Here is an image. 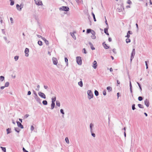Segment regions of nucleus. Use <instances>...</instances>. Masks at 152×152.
<instances>
[{
  "label": "nucleus",
  "mask_w": 152,
  "mask_h": 152,
  "mask_svg": "<svg viewBox=\"0 0 152 152\" xmlns=\"http://www.w3.org/2000/svg\"><path fill=\"white\" fill-rule=\"evenodd\" d=\"M87 93L88 95V99H90L93 97V95L91 91H87Z\"/></svg>",
  "instance_id": "1"
},
{
  "label": "nucleus",
  "mask_w": 152,
  "mask_h": 152,
  "mask_svg": "<svg viewBox=\"0 0 152 152\" xmlns=\"http://www.w3.org/2000/svg\"><path fill=\"white\" fill-rule=\"evenodd\" d=\"M77 62L79 65H81L82 64L81 58L79 56L77 57L76 58Z\"/></svg>",
  "instance_id": "2"
},
{
  "label": "nucleus",
  "mask_w": 152,
  "mask_h": 152,
  "mask_svg": "<svg viewBox=\"0 0 152 152\" xmlns=\"http://www.w3.org/2000/svg\"><path fill=\"white\" fill-rule=\"evenodd\" d=\"M135 54V49H133L132 52L131 53V61H132V59L133 58Z\"/></svg>",
  "instance_id": "3"
},
{
  "label": "nucleus",
  "mask_w": 152,
  "mask_h": 152,
  "mask_svg": "<svg viewBox=\"0 0 152 152\" xmlns=\"http://www.w3.org/2000/svg\"><path fill=\"white\" fill-rule=\"evenodd\" d=\"M62 10L65 11H68L69 10V8L67 7L63 6L60 8V10Z\"/></svg>",
  "instance_id": "4"
},
{
  "label": "nucleus",
  "mask_w": 152,
  "mask_h": 152,
  "mask_svg": "<svg viewBox=\"0 0 152 152\" xmlns=\"http://www.w3.org/2000/svg\"><path fill=\"white\" fill-rule=\"evenodd\" d=\"M38 95L41 97L45 99L46 96L43 93L39 92L38 93Z\"/></svg>",
  "instance_id": "5"
},
{
  "label": "nucleus",
  "mask_w": 152,
  "mask_h": 152,
  "mask_svg": "<svg viewBox=\"0 0 152 152\" xmlns=\"http://www.w3.org/2000/svg\"><path fill=\"white\" fill-rule=\"evenodd\" d=\"M145 104L147 107H148L149 105V100L147 99H146L145 101Z\"/></svg>",
  "instance_id": "6"
},
{
  "label": "nucleus",
  "mask_w": 152,
  "mask_h": 152,
  "mask_svg": "<svg viewBox=\"0 0 152 152\" xmlns=\"http://www.w3.org/2000/svg\"><path fill=\"white\" fill-rule=\"evenodd\" d=\"M35 3L36 4L38 5H42V2L41 1H36L35 0Z\"/></svg>",
  "instance_id": "7"
},
{
  "label": "nucleus",
  "mask_w": 152,
  "mask_h": 152,
  "mask_svg": "<svg viewBox=\"0 0 152 152\" xmlns=\"http://www.w3.org/2000/svg\"><path fill=\"white\" fill-rule=\"evenodd\" d=\"M93 65L92 66L95 69H96L97 67V62L96 61H94L93 63Z\"/></svg>",
  "instance_id": "8"
},
{
  "label": "nucleus",
  "mask_w": 152,
  "mask_h": 152,
  "mask_svg": "<svg viewBox=\"0 0 152 152\" xmlns=\"http://www.w3.org/2000/svg\"><path fill=\"white\" fill-rule=\"evenodd\" d=\"M29 51V50L28 48H26L25 50V55L26 56H28V53Z\"/></svg>",
  "instance_id": "9"
},
{
  "label": "nucleus",
  "mask_w": 152,
  "mask_h": 152,
  "mask_svg": "<svg viewBox=\"0 0 152 152\" xmlns=\"http://www.w3.org/2000/svg\"><path fill=\"white\" fill-rule=\"evenodd\" d=\"M53 64L55 65H56L58 63L57 59L56 58H53Z\"/></svg>",
  "instance_id": "10"
},
{
  "label": "nucleus",
  "mask_w": 152,
  "mask_h": 152,
  "mask_svg": "<svg viewBox=\"0 0 152 152\" xmlns=\"http://www.w3.org/2000/svg\"><path fill=\"white\" fill-rule=\"evenodd\" d=\"M17 125L18 127H20L21 129H23V126L21 124V123L19 122H17Z\"/></svg>",
  "instance_id": "11"
},
{
  "label": "nucleus",
  "mask_w": 152,
  "mask_h": 152,
  "mask_svg": "<svg viewBox=\"0 0 152 152\" xmlns=\"http://www.w3.org/2000/svg\"><path fill=\"white\" fill-rule=\"evenodd\" d=\"M103 45L105 49H107L109 48V47L105 44V42L103 43Z\"/></svg>",
  "instance_id": "12"
},
{
  "label": "nucleus",
  "mask_w": 152,
  "mask_h": 152,
  "mask_svg": "<svg viewBox=\"0 0 152 152\" xmlns=\"http://www.w3.org/2000/svg\"><path fill=\"white\" fill-rule=\"evenodd\" d=\"M104 33L107 35H109V34L108 32V29L107 28H105L104 29Z\"/></svg>",
  "instance_id": "13"
},
{
  "label": "nucleus",
  "mask_w": 152,
  "mask_h": 152,
  "mask_svg": "<svg viewBox=\"0 0 152 152\" xmlns=\"http://www.w3.org/2000/svg\"><path fill=\"white\" fill-rule=\"evenodd\" d=\"M21 7V5L19 6L18 4H17L16 5L17 8L18 10H21L22 7Z\"/></svg>",
  "instance_id": "14"
},
{
  "label": "nucleus",
  "mask_w": 152,
  "mask_h": 152,
  "mask_svg": "<svg viewBox=\"0 0 152 152\" xmlns=\"http://www.w3.org/2000/svg\"><path fill=\"white\" fill-rule=\"evenodd\" d=\"M76 1L78 4L83 3V2L82 0H76Z\"/></svg>",
  "instance_id": "15"
},
{
  "label": "nucleus",
  "mask_w": 152,
  "mask_h": 152,
  "mask_svg": "<svg viewBox=\"0 0 152 152\" xmlns=\"http://www.w3.org/2000/svg\"><path fill=\"white\" fill-rule=\"evenodd\" d=\"M107 89L109 91H110L112 90V88L111 87H110V86L107 87Z\"/></svg>",
  "instance_id": "16"
},
{
  "label": "nucleus",
  "mask_w": 152,
  "mask_h": 152,
  "mask_svg": "<svg viewBox=\"0 0 152 152\" xmlns=\"http://www.w3.org/2000/svg\"><path fill=\"white\" fill-rule=\"evenodd\" d=\"M55 106V103L52 102L51 104V109H53L54 107Z\"/></svg>",
  "instance_id": "17"
},
{
  "label": "nucleus",
  "mask_w": 152,
  "mask_h": 152,
  "mask_svg": "<svg viewBox=\"0 0 152 152\" xmlns=\"http://www.w3.org/2000/svg\"><path fill=\"white\" fill-rule=\"evenodd\" d=\"M78 84L80 87H82L83 85V83H82V81H80V82H79L78 83Z\"/></svg>",
  "instance_id": "18"
},
{
  "label": "nucleus",
  "mask_w": 152,
  "mask_h": 152,
  "mask_svg": "<svg viewBox=\"0 0 152 152\" xmlns=\"http://www.w3.org/2000/svg\"><path fill=\"white\" fill-rule=\"evenodd\" d=\"M9 82H7L5 85V87H8L9 86Z\"/></svg>",
  "instance_id": "19"
},
{
  "label": "nucleus",
  "mask_w": 152,
  "mask_h": 152,
  "mask_svg": "<svg viewBox=\"0 0 152 152\" xmlns=\"http://www.w3.org/2000/svg\"><path fill=\"white\" fill-rule=\"evenodd\" d=\"M1 148L2 149V150L4 152H6V149L5 148L1 147Z\"/></svg>",
  "instance_id": "20"
},
{
  "label": "nucleus",
  "mask_w": 152,
  "mask_h": 152,
  "mask_svg": "<svg viewBox=\"0 0 152 152\" xmlns=\"http://www.w3.org/2000/svg\"><path fill=\"white\" fill-rule=\"evenodd\" d=\"M52 102L55 103V102L56 100V97H54L53 98H52Z\"/></svg>",
  "instance_id": "21"
},
{
  "label": "nucleus",
  "mask_w": 152,
  "mask_h": 152,
  "mask_svg": "<svg viewBox=\"0 0 152 152\" xmlns=\"http://www.w3.org/2000/svg\"><path fill=\"white\" fill-rule=\"evenodd\" d=\"M38 43L39 45H42V42L41 41H39Z\"/></svg>",
  "instance_id": "22"
},
{
  "label": "nucleus",
  "mask_w": 152,
  "mask_h": 152,
  "mask_svg": "<svg viewBox=\"0 0 152 152\" xmlns=\"http://www.w3.org/2000/svg\"><path fill=\"white\" fill-rule=\"evenodd\" d=\"M94 93H95V94L96 95V96H97L98 95H99V93H98V91H97L95 90V91Z\"/></svg>",
  "instance_id": "23"
},
{
  "label": "nucleus",
  "mask_w": 152,
  "mask_h": 152,
  "mask_svg": "<svg viewBox=\"0 0 152 152\" xmlns=\"http://www.w3.org/2000/svg\"><path fill=\"white\" fill-rule=\"evenodd\" d=\"M42 103L44 105H46L47 104V101L46 100H44L42 102Z\"/></svg>",
  "instance_id": "24"
},
{
  "label": "nucleus",
  "mask_w": 152,
  "mask_h": 152,
  "mask_svg": "<svg viewBox=\"0 0 152 152\" xmlns=\"http://www.w3.org/2000/svg\"><path fill=\"white\" fill-rule=\"evenodd\" d=\"M0 80L1 81H3L4 79V77L3 76H1L0 77Z\"/></svg>",
  "instance_id": "25"
},
{
  "label": "nucleus",
  "mask_w": 152,
  "mask_h": 152,
  "mask_svg": "<svg viewBox=\"0 0 152 152\" xmlns=\"http://www.w3.org/2000/svg\"><path fill=\"white\" fill-rule=\"evenodd\" d=\"M65 141L67 143L69 144V140L68 138L66 137L65 138Z\"/></svg>",
  "instance_id": "26"
},
{
  "label": "nucleus",
  "mask_w": 152,
  "mask_h": 152,
  "mask_svg": "<svg viewBox=\"0 0 152 152\" xmlns=\"http://www.w3.org/2000/svg\"><path fill=\"white\" fill-rule=\"evenodd\" d=\"M138 107L140 108H143V106L142 105V104H138Z\"/></svg>",
  "instance_id": "27"
},
{
  "label": "nucleus",
  "mask_w": 152,
  "mask_h": 152,
  "mask_svg": "<svg viewBox=\"0 0 152 152\" xmlns=\"http://www.w3.org/2000/svg\"><path fill=\"white\" fill-rule=\"evenodd\" d=\"M126 43H129L130 42V40L129 39L127 38L126 39Z\"/></svg>",
  "instance_id": "28"
},
{
  "label": "nucleus",
  "mask_w": 152,
  "mask_h": 152,
  "mask_svg": "<svg viewBox=\"0 0 152 152\" xmlns=\"http://www.w3.org/2000/svg\"><path fill=\"white\" fill-rule=\"evenodd\" d=\"M10 129H9V128H8L7 129V134H8L10 133Z\"/></svg>",
  "instance_id": "29"
},
{
  "label": "nucleus",
  "mask_w": 152,
  "mask_h": 152,
  "mask_svg": "<svg viewBox=\"0 0 152 152\" xmlns=\"http://www.w3.org/2000/svg\"><path fill=\"white\" fill-rule=\"evenodd\" d=\"M56 104L57 106H58V107H59L60 106V103L58 101L56 102Z\"/></svg>",
  "instance_id": "30"
},
{
  "label": "nucleus",
  "mask_w": 152,
  "mask_h": 152,
  "mask_svg": "<svg viewBox=\"0 0 152 152\" xmlns=\"http://www.w3.org/2000/svg\"><path fill=\"white\" fill-rule=\"evenodd\" d=\"M138 99L139 101H141L142 100V98L141 96H139L138 98Z\"/></svg>",
  "instance_id": "31"
},
{
  "label": "nucleus",
  "mask_w": 152,
  "mask_h": 152,
  "mask_svg": "<svg viewBox=\"0 0 152 152\" xmlns=\"http://www.w3.org/2000/svg\"><path fill=\"white\" fill-rule=\"evenodd\" d=\"M92 15H93V18H94V21H96V19L95 18L94 14L93 13Z\"/></svg>",
  "instance_id": "32"
},
{
  "label": "nucleus",
  "mask_w": 152,
  "mask_h": 152,
  "mask_svg": "<svg viewBox=\"0 0 152 152\" xmlns=\"http://www.w3.org/2000/svg\"><path fill=\"white\" fill-rule=\"evenodd\" d=\"M91 31V30L90 29H88L87 31V33L88 34L90 33Z\"/></svg>",
  "instance_id": "33"
},
{
  "label": "nucleus",
  "mask_w": 152,
  "mask_h": 152,
  "mask_svg": "<svg viewBox=\"0 0 152 152\" xmlns=\"http://www.w3.org/2000/svg\"><path fill=\"white\" fill-rule=\"evenodd\" d=\"M14 4V2L13 1H11V3H10V5H13Z\"/></svg>",
  "instance_id": "34"
},
{
  "label": "nucleus",
  "mask_w": 152,
  "mask_h": 152,
  "mask_svg": "<svg viewBox=\"0 0 152 152\" xmlns=\"http://www.w3.org/2000/svg\"><path fill=\"white\" fill-rule=\"evenodd\" d=\"M18 56H16L15 57V59L16 61L18 60Z\"/></svg>",
  "instance_id": "35"
},
{
  "label": "nucleus",
  "mask_w": 152,
  "mask_h": 152,
  "mask_svg": "<svg viewBox=\"0 0 152 152\" xmlns=\"http://www.w3.org/2000/svg\"><path fill=\"white\" fill-rule=\"evenodd\" d=\"M113 52L115 54L116 53V50L115 49H114L113 50Z\"/></svg>",
  "instance_id": "36"
},
{
  "label": "nucleus",
  "mask_w": 152,
  "mask_h": 152,
  "mask_svg": "<svg viewBox=\"0 0 152 152\" xmlns=\"http://www.w3.org/2000/svg\"><path fill=\"white\" fill-rule=\"evenodd\" d=\"M135 105L134 104H133V105H132V109L133 110H134L135 109Z\"/></svg>",
  "instance_id": "37"
},
{
  "label": "nucleus",
  "mask_w": 152,
  "mask_h": 152,
  "mask_svg": "<svg viewBox=\"0 0 152 152\" xmlns=\"http://www.w3.org/2000/svg\"><path fill=\"white\" fill-rule=\"evenodd\" d=\"M45 42L46 45H48L49 44L48 42L46 39V40H45Z\"/></svg>",
  "instance_id": "38"
},
{
  "label": "nucleus",
  "mask_w": 152,
  "mask_h": 152,
  "mask_svg": "<svg viewBox=\"0 0 152 152\" xmlns=\"http://www.w3.org/2000/svg\"><path fill=\"white\" fill-rule=\"evenodd\" d=\"M10 19L11 23H13V21L12 18H10Z\"/></svg>",
  "instance_id": "39"
},
{
  "label": "nucleus",
  "mask_w": 152,
  "mask_h": 152,
  "mask_svg": "<svg viewBox=\"0 0 152 152\" xmlns=\"http://www.w3.org/2000/svg\"><path fill=\"white\" fill-rule=\"evenodd\" d=\"M65 62L67 63V64L68 63V59L66 58H65Z\"/></svg>",
  "instance_id": "40"
},
{
  "label": "nucleus",
  "mask_w": 152,
  "mask_h": 152,
  "mask_svg": "<svg viewBox=\"0 0 152 152\" xmlns=\"http://www.w3.org/2000/svg\"><path fill=\"white\" fill-rule=\"evenodd\" d=\"M130 37V35L128 33H127V35L125 36L127 38H129Z\"/></svg>",
  "instance_id": "41"
},
{
  "label": "nucleus",
  "mask_w": 152,
  "mask_h": 152,
  "mask_svg": "<svg viewBox=\"0 0 152 152\" xmlns=\"http://www.w3.org/2000/svg\"><path fill=\"white\" fill-rule=\"evenodd\" d=\"M137 83V84H138V85L140 88L141 90H142V88H141V86L140 85V84L138 83Z\"/></svg>",
  "instance_id": "42"
},
{
  "label": "nucleus",
  "mask_w": 152,
  "mask_h": 152,
  "mask_svg": "<svg viewBox=\"0 0 152 152\" xmlns=\"http://www.w3.org/2000/svg\"><path fill=\"white\" fill-rule=\"evenodd\" d=\"M103 94L104 95H106V91H104L103 92Z\"/></svg>",
  "instance_id": "43"
},
{
  "label": "nucleus",
  "mask_w": 152,
  "mask_h": 152,
  "mask_svg": "<svg viewBox=\"0 0 152 152\" xmlns=\"http://www.w3.org/2000/svg\"><path fill=\"white\" fill-rule=\"evenodd\" d=\"M60 112H61V113H62L63 114H64V112L63 111V109H61Z\"/></svg>",
  "instance_id": "44"
},
{
  "label": "nucleus",
  "mask_w": 152,
  "mask_h": 152,
  "mask_svg": "<svg viewBox=\"0 0 152 152\" xmlns=\"http://www.w3.org/2000/svg\"><path fill=\"white\" fill-rule=\"evenodd\" d=\"M31 130L32 131L34 129V128L33 126H31Z\"/></svg>",
  "instance_id": "45"
},
{
  "label": "nucleus",
  "mask_w": 152,
  "mask_h": 152,
  "mask_svg": "<svg viewBox=\"0 0 152 152\" xmlns=\"http://www.w3.org/2000/svg\"><path fill=\"white\" fill-rule=\"evenodd\" d=\"M29 115L28 114H26L25 115L24 117L26 118L28 117Z\"/></svg>",
  "instance_id": "46"
},
{
  "label": "nucleus",
  "mask_w": 152,
  "mask_h": 152,
  "mask_svg": "<svg viewBox=\"0 0 152 152\" xmlns=\"http://www.w3.org/2000/svg\"><path fill=\"white\" fill-rule=\"evenodd\" d=\"M145 65H146V69H148V64H147V62L146 61H145Z\"/></svg>",
  "instance_id": "47"
},
{
  "label": "nucleus",
  "mask_w": 152,
  "mask_h": 152,
  "mask_svg": "<svg viewBox=\"0 0 152 152\" xmlns=\"http://www.w3.org/2000/svg\"><path fill=\"white\" fill-rule=\"evenodd\" d=\"M127 33H128L129 34H132V32L130 31H129Z\"/></svg>",
  "instance_id": "48"
},
{
  "label": "nucleus",
  "mask_w": 152,
  "mask_h": 152,
  "mask_svg": "<svg viewBox=\"0 0 152 152\" xmlns=\"http://www.w3.org/2000/svg\"><path fill=\"white\" fill-rule=\"evenodd\" d=\"M93 126V125L92 124H90V127L91 130H92V126Z\"/></svg>",
  "instance_id": "49"
},
{
  "label": "nucleus",
  "mask_w": 152,
  "mask_h": 152,
  "mask_svg": "<svg viewBox=\"0 0 152 152\" xmlns=\"http://www.w3.org/2000/svg\"><path fill=\"white\" fill-rule=\"evenodd\" d=\"M23 150L25 152H28V151H26L24 148H23Z\"/></svg>",
  "instance_id": "50"
},
{
  "label": "nucleus",
  "mask_w": 152,
  "mask_h": 152,
  "mask_svg": "<svg viewBox=\"0 0 152 152\" xmlns=\"http://www.w3.org/2000/svg\"><path fill=\"white\" fill-rule=\"evenodd\" d=\"M31 94V92L30 91H29L28 92V95H30Z\"/></svg>",
  "instance_id": "51"
},
{
  "label": "nucleus",
  "mask_w": 152,
  "mask_h": 152,
  "mask_svg": "<svg viewBox=\"0 0 152 152\" xmlns=\"http://www.w3.org/2000/svg\"><path fill=\"white\" fill-rule=\"evenodd\" d=\"M108 40L109 42H111L112 41V39L111 38L109 37L108 39Z\"/></svg>",
  "instance_id": "52"
},
{
  "label": "nucleus",
  "mask_w": 152,
  "mask_h": 152,
  "mask_svg": "<svg viewBox=\"0 0 152 152\" xmlns=\"http://www.w3.org/2000/svg\"><path fill=\"white\" fill-rule=\"evenodd\" d=\"M83 50L84 51V53H86V49H85L84 48V49H83Z\"/></svg>",
  "instance_id": "53"
},
{
  "label": "nucleus",
  "mask_w": 152,
  "mask_h": 152,
  "mask_svg": "<svg viewBox=\"0 0 152 152\" xmlns=\"http://www.w3.org/2000/svg\"><path fill=\"white\" fill-rule=\"evenodd\" d=\"M92 135L93 137H95V135L94 133H92Z\"/></svg>",
  "instance_id": "54"
},
{
  "label": "nucleus",
  "mask_w": 152,
  "mask_h": 152,
  "mask_svg": "<svg viewBox=\"0 0 152 152\" xmlns=\"http://www.w3.org/2000/svg\"><path fill=\"white\" fill-rule=\"evenodd\" d=\"M71 36L72 37L74 38V37L75 36L74 34L73 33H72L71 34Z\"/></svg>",
  "instance_id": "55"
},
{
  "label": "nucleus",
  "mask_w": 152,
  "mask_h": 152,
  "mask_svg": "<svg viewBox=\"0 0 152 152\" xmlns=\"http://www.w3.org/2000/svg\"><path fill=\"white\" fill-rule=\"evenodd\" d=\"M5 87V86H1V89H2V90Z\"/></svg>",
  "instance_id": "56"
},
{
  "label": "nucleus",
  "mask_w": 152,
  "mask_h": 152,
  "mask_svg": "<svg viewBox=\"0 0 152 152\" xmlns=\"http://www.w3.org/2000/svg\"><path fill=\"white\" fill-rule=\"evenodd\" d=\"M110 72H112L113 71V69L112 68H110Z\"/></svg>",
  "instance_id": "57"
},
{
  "label": "nucleus",
  "mask_w": 152,
  "mask_h": 152,
  "mask_svg": "<svg viewBox=\"0 0 152 152\" xmlns=\"http://www.w3.org/2000/svg\"><path fill=\"white\" fill-rule=\"evenodd\" d=\"M117 83L118 84H119L120 83V82L118 80H117Z\"/></svg>",
  "instance_id": "58"
},
{
  "label": "nucleus",
  "mask_w": 152,
  "mask_h": 152,
  "mask_svg": "<svg viewBox=\"0 0 152 152\" xmlns=\"http://www.w3.org/2000/svg\"><path fill=\"white\" fill-rule=\"evenodd\" d=\"M42 39L44 41H45V40H46V39L45 38H44V37L42 38Z\"/></svg>",
  "instance_id": "59"
},
{
  "label": "nucleus",
  "mask_w": 152,
  "mask_h": 152,
  "mask_svg": "<svg viewBox=\"0 0 152 152\" xmlns=\"http://www.w3.org/2000/svg\"><path fill=\"white\" fill-rule=\"evenodd\" d=\"M44 87L45 89H47L48 88V87L47 86H44Z\"/></svg>",
  "instance_id": "60"
},
{
  "label": "nucleus",
  "mask_w": 152,
  "mask_h": 152,
  "mask_svg": "<svg viewBox=\"0 0 152 152\" xmlns=\"http://www.w3.org/2000/svg\"><path fill=\"white\" fill-rule=\"evenodd\" d=\"M105 23L107 25H108V24H107V20L106 19V20H105Z\"/></svg>",
  "instance_id": "61"
},
{
  "label": "nucleus",
  "mask_w": 152,
  "mask_h": 152,
  "mask_svg": "<svg viewBox=\"0 0 152 152\" xmlns=\"http://www.w3.org/2000/svg\"><path fill=\"white\" fill-rule=\"evenodd\" d=\"M150 3L151 4H152V2L151 1V0H150Z\"/></svg>",
  "instance_id": "62"
},
{
  "label": "nucleus",
  "mask_w": 152,
  "mask_h": 152,
  "mask_svg": "<svg viewBox=\"0 0 152 152\" xmlns=\"http://www.w3.org/2000/svg\"><path fill=\"white\" fill-rule=\"evenodd\" d=\"M19 120L21 122H22V119H21L19 118Z\"/></svg>",
  "instance_id": "63"
},
{
  "label": "nucleus",
  "mask_w": 152,
  "mask_h": 152,
  "mask_svg": "<svg viewBox=\"0 0 152 152\" xmlns=\"http://www.w3.org/2000/svg\"><path fill=\"white\" fill-rule=\"evenodd\" d=\"M111 58H112V59L113 60L114 59V58L113 57V56H111Z\"/></svg>",
  "instance_id": "64"
}]
</instances>
